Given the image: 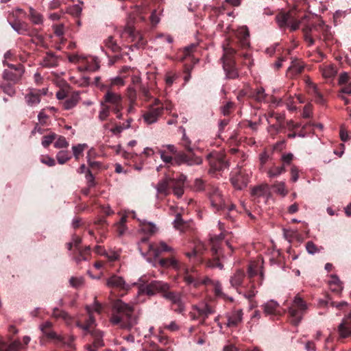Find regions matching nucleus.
Segmentation results:
<instances>
[{"instance_id":"49","label":"nucleus","mask_w":351,"mask_h":351,"mask_svg":"<svg viewBox=\"0 0 351 351\" xmlns=\"http://www.w3.org/2000/svg\"><path fill=\"white\" fill-rule=\"evenodd\" d=\"M159 264L162 267H172V268H178V261L173 258H161L159 261Z\"/></svg>"},{"instance_id":"46","label":"nucleus","mask_w":351,"mask_h":351,"mask_svg":"<svg viewBox=\"0 0 351 351\" xmlns=\"http://www.w3.org/2000/svg\"><path fill=\"white\" fill-rule=\"evenodd\" d=\"M213 285L214 287V291H215V294L216 296L222 298L225 300H228L230 302L234 301V299L232 298L228 297L225 293H223L222 287L219 282H218V281L214 282Z\"/></svg>"},{"instance_id":"24","label":"nucleus","mask_w":351,"mask_h":351,"mask_svg":"<svg viewBox=\"0 0 351 351\" xmlns=\"http://www.w3.org/2000/svg\"><path fill=\"white\" fill-rule=\"evenodd\" d=\"M106 285L110 288H114L120 291H127L130 287L126 284L122 277L112 275L106 280Z\"/></svg>"},{"instance_id":"3","label":"nucleus","mask_w":351,"mask_h":351,"mask_svg":"<svg viewBox=\"0 0 351 351\" xmlns=\"http://www.w3.org/2000/svg\"><path fill=\"white\" fill-rule=\"evenodd\" d=\"M313 31L321 32L323 36V41L328 47L332 43L333 36L328 25L324 24L323 21H319L317 23H309L305 25L302 28L304 38L308 43V46H312L315 44V39L313 38L311 32Z\"/></svg>"},{"instance_id":"50","label":"nucleus","mask_w":351,"mask_h":351,"mask_svg":"<svg viewBox=\"0 0 351 351\" xmlns=\"http://www.w3.org/2000/svg\"><path fill=\"white\" fill-rule=\"evenodd\" d=\"M173 225L176 229L180 230L181 231H184V229L188 226L187 222L183 220L181 214L179 213L176 215Z\"/></svg>"},{"instance_id":"30","label":"nucleus","mask_w":351,"mask_h":351,"mask_svg":"<svg viewBox=\"0 0 351 351\" xmlns=\"http://www.w3.org/2000/svg\"><path fill=\"white\" fill-rule=\"evenodd\" d=\"M205 249L204 244L202 242H198L195 244L191 252H186L185 254L190 260H193L196 263H201L202 261V256Z\"/></svg>"},{"instance_id":"60","label":"nucleus","mask_w":351,"mask_h":351,"mask_svg":"<svg viewBox=\"0 0 351 351\" xmlns=\"http://www.w3.org/2000/svg\"><path fill=\"white\" fill-rule=\"evenodd\" d=\"M56 134L55 133H51L49 135L44 136L42 139V145L44 147H47L49 145L56 139Z\"/></svg>"},{"instance_id":"15","label":"nucleus","mask_w":351,"mask_h":351,"mask_svg":"<svg viewBox=\"0 0 351 351\" xmlns=\"http://www.w3.org/2000/svg\"><path fill=\"white\" fill-rule=\"evenodd\" d=\"M101 102L109 105L113 112H117L123 108V99L121 95L115 93L111 90H106V93L104 96V101Z\"/></svg>"},{"instance_id":"22","label":"nucleus","mask_w":351,"mask_h":351,"mask_svg":"<svg viewBox=\"0 0 351 351\" xmlns=\"http://www.w3.org/2000/svg\"><path fill=\"white\" fill-rule=\"evenodd\" d=\"M243 315L242 309H234L231 312L226 313V326L229 328L237 327L243 321Z\"/></svg>"},{"instance_id":"28","label":"nucleus","mask_w":351,"mask_h":351,"mask_svg":"<svg viewBox=\"0 0 351 351\" xmlns=\"http://www.w3.org/2000/svg\"><path fill=\"white\" fill-rule=\"evenodd\" d=\"M304 69V64L303 62L297 58H291L290 66L287 71V75L289 77L293 78L301 74Z\"/></svg>"},{"instance_id":"32","label":"nucleus","mask_w":351,"mask_h":351,"mask_svg":"<svg viewBox=\"0 0 351 351\" xmlns=\"http://www.w3.org/2000/svg\"><path fill=\"white\" fill-rule=\"evenodd\" d=\"M147 249L152 252L154 256H158L162 252H171L172 249L165 243L161 242L158 245L154 244H147Z\"/></svg>"},{"instance_id":"58","label":"nucleus","mask_w":351,"mask_h":351,"mask_svg":"<svg viewBox=\"0 0 351 351\" xmlns=\"http://www.w3.org/2000/svg\"><path fill=\"white\" fill-rule=\"evenodd\" d=\"M326 304L336 307L339 310H342L344 306H346L348 305V303L346 302H336L331 300V298L329 296H327V300H326Z\"/></svg>"},{"instance_id":"4","label":"nucleus","mask_w":351,"mask_h":351,"mask_svg":"<svg viewBox=\"0 0 351 351\" xmlns=\"http://www.w3.org/2000/svg\"><path fill=\"white\" fill-rule=\"evenodd\" d=\"M160 158L163 162H165L166 164H171L172 165H180L182 164H186L189 166H192L195 165H200L202 162L201 158L192 154H186L183 152H178L176 154L174 157L167 155L164 151H160Z\"/></svg>"},{"instance_id":"11","label":"nucleus","mask_w":351,"mask_h":351,"mask_svg":"<svg viewBox=\"0 0 351 351\" xmlns=\"http://www.w3.org/2000/svg\"><path fill=\"white\" fill-rule=\"evenodd\" d=\"M306 18L307 16L305 15L301 21H298L293 16L292 12H281L276 15V20L281 28L289 26L291 31L293 32L299 28L300 23Z\"/></svg>"},{"instance_id":"35","label":"nucleus","mask_w":351,"mask_h":351,"mask_svg":"<svg viewBox=\"0 0 351 351\" xmlns=\"http://www.w3.org/2000/svg\"><path fill=\"white\" fill-rule=\"evenodd\" d=\"M263 309L266 315H279L280 306L279 304L274 301L270 300L263 306Z\"/></svg>"},{"instance_id":"26","label":"nucleus","mask_w":351,"mask_h":351,"mask_svg":"<svg viewBox=\"0 0 351 351\" xmlns=\"http://www.w3.org/2000/svg\"><path fill=\"white\" fill-rule=\"evenodd\" d=\"M193 309L197 313V317L201 319V323L203 324L209 315L215 313V308L208 304H202L199 306H194Z\"/></svg>"},{"instance_id":"23","label":"nucleus","mask_w":351,"mask_h":351,"mask_svg":"<svg viewBox=\"0 0 351 351\" xmlns=\"http://www.w3.org/2000/svg\"><path fill=\"white\" fill-rule=\"evenodd\" d=\"M47 94V89H31L29 92L26 94L25 99L28 106H34L40 102L41 95Z\"/></svg>"},{"instance_id":"61","label":"nucleus","mask_w":351,"mask_h":351,"mask_svg":"<svg viewBox=\"0 0 351 351\" xmlns=\"http://www.w3.org/2000/svg\"><path fill=\"white\" fill-rule=\"evenodd\" d=\"M235 210V206L234 204H230V206H226V211H219V213L224 215V217L230 221L233 220V216L232 213Z\"/></svg>"},{"instance_id":"53","label":"nucleus","mask_w":351,"mask_h":351,"mask_svg":"<svg viewBox=\"0 0 351 351\" xmlns=\"http://www.w3.org/2000/svg\"><path fill=\"white\" fill-rule=\"evenodd\" d=\"M285 125H280V124L272 123L269 125L267 128L268 132L273 136L282 132L285 128Z\"/></svg>"},{"instance_id":"13","label":"nucleus","mask_w":351,"mask_h":351,"mask_svg":"<svg viewBox=\"0 0 351 351\" xmlns=\"http://www.w3.org/2000/svg\"><path fill=\"white\" fill-rule=\"evenodd\" d=\"M183 280L187 285H192L195 288H198L201 285H213V281L207 276L201 277L194 270H186L184 274Z\"/></svg>"},{"instance_id":"14","label":"nucleus","mask_w":351,"mask_h":351,"mask_svg":"<svg viewBox=\"0 0 351 351\" xmlns=\"http://www.w3.org/2000/svg\"><path fill=\"white\" fill-rule=\"evenodd\" d=\"M163 298L171 302V308L175 312L180 313L184 311V303L181 292L171 291L169 289Z\"/></svg>"},{"instance_id":"16","label":"nucleus","mask_w":351,"mask_h":351,"mask_svg":"<svg viewBox=\"0 0 351 351\" xmlns=\"http://www.w3.org/2000/svg\"><path fill=\"white\" fill-rule=\"evenodd\" d=\"M208 195L212 207L217 212L226 210V206L228 205L226 204L225 200L222 197L221 192L217 188H212V190L208 192Z\"/></svg>"},{"instance_id":"27","label":"nucleus","mask_w":351,"mask_h":351,"mask_svg":"<svg viewBox=\"0 0 351 351\" xmlns=\"http://www.w3.org/2000/svg\"><path fill=\"white\" fill-rule=\"evenodd\" d=\"M163 106H157L150 108L143 114L144 121L147 124H152L156 122L158 118L162 114Z\"/></svg>"},{"instance_id":"5","label":"nucleus","mask_w":351,"mask_h":351,"mask_svg":"<svg viewBox=\"0 0 351 351\" xmlns=\"http://www.w3.org/2000/svg\"><path fill=\"white\" fill-rule=\"evenodd\" d=\"M51 324L50 322H46L41 326V330L48 339L53 341L54 344L59 348H73V336H63L58 335L56 332L50 330Z\"/></svg>"},{"instance_id":"2","label":"nucleus","mask_w":351,"mask_h":351,"mask_svg":"<svg viewBox=\"0 0 351 351\" xmlns=\"http://www.w3.org/2000/svg\"><path fill=\"white\" fill-rule=\"evenodd\" d=\"M186 178V176L183 174H179L176 178L166 176L164 179L160 180L156 186L158 195L165 197L170 193V190L172 189L174 195L180 197L184 193Z\"/></svg>"},{"instance_id":"42","label":"nucleus","mask_w":351,"mask_h":351,"mask_svg":"<svg viewBox=\"0 0 351 351\" xmlns=\"http://www.w3.org/2000/svg\"><path fill=\"white\" fill-rule=\"evenodd\" d=\"M21 347L19 341H14L10 344L0 341V351H18Z\"/></svg>"},{"instance_id":"39","label":"nucleus","mask_w":351,"mask_h":351,"mask_svg":"<svg viewBox=\"0 0 351 351\" xmlns=\"http://www.w3.org/2000/svg\"><path fill=\"white\" fill-rule=\"evenodd\" d=\"M329 286L330 290L336 294H339L343 289L340 280L335 275L331 276V280L329 281Z\"/></svg>"},{"instance_id":"62","label":"nucleus","mask_w":351,"mask_h":351,"mask_svg":"<svg viewBox=\"0 0 351 351\" xmlns=\"http://www.w3.org/2000/svg\"><path fill=\"white\" fill-rule=\"evenodd\" d=\"M270 160H271V156L267 151H264L263 152L260 154L259 160H260L261 169H263L264 165Z\"/></svg>"},{"instance_id":"38","label":"nucleus","mask_w":351,"mask_h":351,"mask_svg":"<svg viewBox=\"0 0 351 351\" xmlns=\"http://www.w3.org/2000/svg\"><path fill=\"white\" fill-rule=\"evenodd\" d=\"M267 184L258 185L252 189L251 195L254 198V199H256V198L265 196L266 193L267 192Z\"/></svg>"},{"instance_id":"10","label":"nucleus","mask_w":351,"mask_h":351,"mask_svg":"<svg viewBox=\"0 0 351 351\" xmlns=\"http://www.w3.org/2000/svg\"><path fill=\"white\" fill-rule=\"evenodd\" d=\"M3 65L7 66L9 69H5L3 73V79L4 81L10 82L14 84L19 82L24 73V67L21 64L14 65L3 61Z\"/></svg>"},{"instance_id":"17","label":"nucleus","mask_w":351,"mask_h":351,"mask_svg":"<svg viewBox=\"0 0 351 351\" xmlns=\"http://www.w3.org/2000/svg\"><path fill=\"white\" fill-rule=\"evenodd\" d=\"M230 181L236 189L241 190L247 186L249 182V175L245 170L240 169L232 176Z\"/></svg>"},{"instance_id":"29","label":"nucleus","mask_w":351,"mask_h":351,"mask_svg":"<svg viewBox=\"0 0 351 351\" xmlns=\"http://www.w3.org/2000/svg\"><path fill=\"white\" fill-rule=\"evenodd\" d=\"M236 36L238 39L240 47L243 49H245L250 47V32L248 28L246 26H242L239 27L237 30Z\"/></svg>"},{"instance_id":"41","label":"nucleus","mask_w":351,"mask_h":351,"mask_svg":"<svg viewBox=\"0 0 351 351\" xmlns=\"http://www.w3.org/2000/svg\"><path fill=\"white\" fill-rule=\"evenodd\" d=\"M124 85V80L121 77H116L114 78H112L109 80L108 81L106 82V84L103 85V88H105L107 90H112V87L117 86H123Z\"/></svg>"},{"instance_id":"57","label":"nucleus","mask_w":351,"mask_h":351,"mask_svg":"<svg viewBox=\"0 0 351 351\" xmlns=\"http://www.w3.org/2000/svg\"><path fill=\"white\" fill-rule=\"evenodd\" d=\"M273 188L276 193L282 196H285L287 194V191L285 189V184L284 182H278L274 184Z\"/></svg>"},{"instance_id":"54","label":"nucleus","mask_w":351,"mask_h":351,"mask_svg":"<svg viewBox=\"0 0 351 351\" xmlns=\"http://www.w3.org/2000/svg\"><path fill=\"white\" fill-rule=\"evenodd\" d=\"M290 53H291V50L287 49L283 55H282L281 56H279L278 58L277 61L274 64L275 69H276L277 70L280 69L282 66V62L287 60L288 56L290 55Z\"/></svg>"},{"instance_id":"6","label":"nucleus","mask_w":351,"mask_h":351,"mask_svg":"<svg viewBox=\"0 0 351 351\" xmlns=\"http://www.w3.org/2000/svg\"><path fill=\"white\" fill-rule=\"evenodd\" d=\"M237 51L232 47L224 48V53L221 58L223 60V67L226 76L229 79H236L239 77V72L236 67L234 56Z\"/></svg>"},{"instance_id":"36","label":"nucleus","mask_w":351,"mask_h":351,"mask_svg":"<svg viewBox=\"0 0 351 351\" xmlns=\"http://www.w3.org/2000/svg\"><path fill=\"white\" fill-rule=\"evenodd\" d=\"M41 65L47 68L56 66L58 65L57 57L53 53H47L43 59Z\"/></svg>"},{"instance_id":"20","label":"nucleus","mask_w":351,"mask_h":351,"mask_svg":"<svg viewBox=\"0 0 351 351\" xmlns=\"http://www.w3.org/2000/svg\"><path fill=\"white\" fill-rule=\"evenodd\" d=\"M90 334L93 337V342L85 346L86 351H97L99 348L104 346L101 331L94 329Z\"/></svg>"},{"instance_id":"51","label":"nucleus","mask_w":351,"mask_h":351,"mask_svg":"<svg viewBox=\"0 0 351 351\" xmlns=\"http://www.w3.org/2000/svg\"><path fill=\"white\" fill-rule=\"evenodd\" d=\"M197 47V45L192 44L189 46L186 47L183 51L182 52V54L178 55V58L180 59V61H184L187 57H189L191 53L195 51V49Z\"/></svg>"},{"instance_id":"25","label":"nucleus","mask_w":351,"mask_h":351,"mask_svg":"<svg viewBox=\"0 0 351 351\" xmlns=\"http://www.w3.org/2000/svg\"><path fill=\"white\" fill-rule=\"evenodd\" d=\"M339 338H347L351 335V308L349 313L345 315L338 326Z\"/></svg>"},{"instance_id":"37","label":"nucleus","mask_w":351,"mask_h":351,"mask_svg":"<svg viewBox=\"0 0 351 351\" xmlns=\"http://www.w3.org/2000/svg\"><path fill=\"white\" fill-rule=\"evenodd\" d=\"M105 47L112 53H119L121 51V47L117 43L112 36H108L104 42Z\"/></svg>"},{"instance_id":"56","label":"nucleus","mask_w":351,"mask_h":351,"mask_svg":"<svg viewBox=\"0 0 351 351\" xmlns=\"http://www.w3.org/2000/svg\"><path fill=\"white\" fill-rule=\"evenodd\" d=\"M86 144H78L77 145L73 146L72 149L75 159L77 160L83 151L87 147Z\"/></svg>"},{"instance_id":"1","label":"nucleus","mask_w":351,"mask_h":351,"mask_svg":"<svg viewBox=\"0 0 351 351\" xmlns=\"http://www.w3.org/2000/svg\"><path fill=\"white\" fill-rule=\"evenodd\" d=\"M134 308L132 306L121 300H117L113 305L111 322L123 328H131L136 323L133 315Z\"/></svg>"},{"instance_id":"55","label":"nucleus","mask_w":351,"mask_h":351,"mask_svg":"<svg viewBox=\"0 0 351 351\" xmlns=\"http://www.w3.org/2000/svg\"><path fill=\"white\" fill-rule=\"evenodd\" d=\"M274 118L276 119V124H280V125H285L284 120L285 117L281 114H276L274 112H271L269 114V117L267 118L268 123H271V119Z\"/></svg>"},{"instance_id":"52","label":"nucleus","mask_w":351,"mask_h":351,"mask_svg":"<svg viewBox=\"0 0 351 351\" xmlns=\"http://www.w3.org/2000/svg\"><path fill=\"white\" fill-rule=\"evenodd\" d=\"M56 158L59 164L63 165L69 160L71 156L67 151H60L56 155Z\"/></svg>"},{"instance_id":"8","label":"nucleus","mask_w":351,"mask_h":351,"mask_svg":"<svg viewBox=\"0 0 351 351\" xmlns=\"http://www.w3.org/2000/svg\"><path fill=\"white\" fill-rule=\"evenodd\" d=\"M258 265L255 262H251L247 267V279L249 283L244 285L242 288L248 291H256V285L261 286L263 280V273L260 271L258 274Z\"/></svg>"},{"instance_id":"18","label":"nucleus","mask_w":351,"mask_h":351,"mask_svg":"<svg viewBox=\"0 0 351 351\" xmlns=\"http://www.w3.org/2000/svg\"><path fill=\"white\" fill-rule=\"evenodd\" d=\"M121 37L123 38H130L131 41H134L136 38H138V40L136 41V43H135L134 45L130 47V49L131 50H133V48H139L145 45V41L144 40L143 37L141 36H136L134 29L131 26L125 27V28L124 29L121 34Z\"/></svg>"},{"instance_id":"19","label":"nucleus","mask_w":351,"mask_h":351,"mask_svg":"<svg viewBox=\"0 0 351 351\" xmlns=\"http://www.w3.org/2000/svg\"><path fill=\"white\" fill-rule=\"evenodd\" d=\"M245 273L243 269H238L230 278V283L239 294L243 293L241 291L242 287H244V279Z\"/></svg>"},{"instance_id":"7","label":"nucleus","mask_w":351,"mask_h":351,"mask_svg":"<svg viewBox=\"0 0 351 351\" xmlns=\"http://www.w3.org/2000/svg\"><path fill=\"white\" fill-rule=\"evenodd\" d=\"M206 159L209 163L210 173L221 171L230 167V162L226 159L224 152L213 151L206 156Z\"/></svg>"},{"instance_id":"47","label":"nucleus","mask_w":351,"mask_h":351,"mask_svg":"<svg viewBox=\"0 0 351 351\" xmlns=\"http://www.w3.org/2000/svg\"><path fill=\"white\" fill-rule=\"evenodd\" d=\"M110 106L108 104H106L104 102H101V110L99 112L98 118L101 121H104L107 119V118L110 116Z\"/></svg>"},{"instance_id":"33","label":"nucleus","mask_w":351,"mask_h":351,"mask_svg":"<svg viewBox=\"0 0 351 351\" xmlns=\"http://www.w3.org/2000/svg\"><path fill=\"white\" fill-rule=\"evenodd\" d=\"M211 252L213 258L208 260L206 265L209 267H218L220 269H223V265L219 261V250L215 246H213L211 248Z\"/></svg>"},{"instance_id":"12","label":"nucleus","mask_w":351,"mask_h":351,"mask_svg":"<svg viewBox=\"0 0 351 351\" xmlns=\"http://www.w3.org/2000/svg\"><path fill=\"white\" fill-rule=\"evenodd\" d=\"M169 289L170 287L167 282L160 280H152L149 284L141 286L140 290L147 295H154L156 293H160L163 297Z\"/></svg>"},{"instance_id":"63","label":"nucleus","mask_w":351,"mask_h":351,"mask_svg":"<svg viewBox=\"0 0 351 351\" xmlns=\"http://www.w3.org/2000/svg\"><path fill=\"white\" fill-rule=\"evenodd\" d=\"M130 128V124H127V125H125V123L116 124V125L110 130V131L113 133L114 135H118L120 133L122 132V131L125 129H128Z\"/></svg>"},{"instance_id":"45","label":"nucleus","mask_w":351,"mask_h":351,"mask_svg":"<svg viewBox=\"0 0 351 351\" xmlns=\"http://www.w3.org/2000/svg\"><path fill=\"white\" fill-rule=\"evenodd\" d=\"M29 17L31 21L36 25L42 24L43 23V17L42 14L38 13L36 10L32 8H29Z\"/></svg>"},{"instance_id":"64","label":"nucleus","mask_w":351,"mask_h":351,"mask_svg":"<svg viewBox=\"0 0 351 351\" xmlns=\"http://www.w3.org/2000/svg\"><path fill=\"white\" fill-rule=\"evenodd\" d=\"M142 230L148 234H152L156 232V226L152 223H144L142 226Z\"/></svg>"},{"instance_id":"43","label":"nucleus","mask_w":351,"mask_h":351,"mask_svg":"<svg viewBox=\"0 0 351 351\" xmlns=\"http://www.w3.org/2000/svg\"><path fill=\"white\" fill-rule=\"evenodd\" d=\"M13 83L10 82L3 81L0 82V88L8 95L12 97L16 93V90Z\"/></svg>"},{"instance_id":"44","label":"nucleus","mask_w":351,"mask_h":351,"mask_svg":"<svg viewBox=\"0 0 351 351\" xmlns=\"http://www.w3.org/2000/svg\"><path fill=\"white\" fill-rule=\"evenodd\" d=\"M214 186L206 184L202 180L196 179L194 182V189L196 191H206L207 194Z\"/></svg>"},{"instance_id":"31","label":"nucleus","mask_w":351,"mask_h":351,"mask_svg":"<svg viewBox=\"0 0 351 351\" xmlns=\"http://www.w3.org/2000/svg\"><path fill=\"white\" fill-rule=\"evenodd\" d=\"M87 311L88 313V318L86 320V322L84 324L80 321L77 322V326L80 328L82 329L86 332V333H90L93 330V327L95 326V319L89 307H87Z\"/></svg>"},{"instance_id":"48","label":"nucleus","mask_w":351,"mask_h":351,"mask_svg":"<svg viewBox=\"0 0 351 351\" xmlns=\"http://www.w3.org/2000/svg\"><path fill=\"white\" fill-rule=\"evenodd\" d=\"M286 171L284 165L273 166L267 171V175L269 178H276Z\"/></svg>"},{"instance_id":"21","label":"nucleus","mask_w":351,"mask_h":351,"mask_svg":"<svg viewBox=\"0 0 351 351\" xmlns=\"http://www.w3.org/2000/svg\"><path fill=\"white\" fill-rule=\"evenodd\" d=\"M10 24L19 34L34 36L37 34V30L36 29H31L29 25L24 21L15 20L13 22H10Z\"/></svg>"},{"instance_id":"59","label":"nucleus","mask_w":351,"mask_h":351,"mask_svg":"<svg viewBox=\"0 0 351 351\" xmlns=\"http://www.w3.org/2000/svg\"><path fill=\"white\" fill-rule=\"evenodd\" d=\"M177 77L178 75H176V73L173 71L167 72L165 77V81L167 86H171L173 84V82L176 80V79H177Z\"/></svg>"},{"instance_id":"9","label":"nucleus","mask_w":351,"mask_h":351,"mask_svg":"<svg viewBox=\"0 0 351 351\" xmlns=\"http://www.w3.org/2000/svg\"><path fill=\"white\" fill-rule=\"evenodd\" d=\"M307 308L306 304L298 295L295 296L293 304L289 308V314L292 324L298 325Z\"/></svg>"},{"instance_id":"40","label":"nucleus","mask_w":351,"mask_h":351,"mask_svg":"<svg viewBox=\"0 0 351 351\" xmlns=\"http://www.w3.org/2000/svg\"><path fill=\"white\" fill-rule=\"evenodd\" d=\"M248 96L258 102H262L265 99L266 94L265 93V89L263 87H259L251 90Z\"/></svg>"},{"instance_id":"34","label":"nucleus","mask_w":351,"mask_h":351,"mask_svg":"<svg viewBox=\"0 0 351 351\" xmlns=\"http://www.w3.org/2000/svg\"><path fill=\"white\" fill-rule=\"evenodd\" d=\"M80 99L79 92H73L63 102V106L65 110H70L74 108Z\"/></svg>"}]
</instances>
